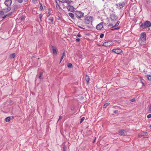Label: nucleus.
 I'll list each match as a JSON object with an SVG mask.
<instances>
[{
    "instance_id": "nucleus-1",
    "label": "nucleus",
    "mask_w": 151,
    "mask_h": 151,
    "mask_svg": "<svg viewBox=\"0 0 151 151\" xmlns=\"http://www.w3.org/2000/svg\"><path fill=\"white\" fill-rule=\"evenodd\" d=\"M70 1V4H63L64 6L63 8H65V7H66L68 11L73 12L75 10V9L73 6L71 5L72 1Z\"/></svg>"
},
{
    "instance_id": "nucleus-2",
    "label": "nucleus",
    "mask_w": 151,
    "mask_h": 151,
    "mask_svg": "<svg viewBox=\"0 0 151 151\" xmlns=\"http://www.w3.org/2000/svg\"><path fill=\"white\" fill-rule=\"evenodd\" d=\"M74 14L75 16L78 19H80L84 16L83 13L81 11H76L75 12Z\"/></svg>"
},
{
    "instance_id": "nucleus-3",
    "label": "nucleus",
    "mask_w": 151,
    "mask_h": 151,
    "mask_svg": "<svg viewBox=\"0 0 151 151\" xmlns=\"http://www.w3.org/2000/svg\"><path fill=\"white\" fill-rule=\"evenodd\" d=\"M151 26V23L150 22L147 21L144 22L140 25V27L143 28H148Z\"/></svg>"
},
{
    "instance_id": "nucleus-4",
    "label": "nucleus",
    "mask_w": 151,
    "mask_h": 151,
    "mask_svg": "<svg viewBox=\"0 0 151 151\" xmlns=\"http://www.w3.org/2000/svg\"><path fill=\"white\" fill-rule=\"evenodd\" d=\"M140 39L142 41L143 44H144L146 42V34L145 32H142L140 34Z\"/></svg>"
},
{
    "instance_id": "nucleus-5",
    "label": "nucleus",
    "mask_w": 151,
    "mask_h": 151,
    "mask_svg": "<svg viewBox=\"0 0 151 151\" xmlns=\"http://www.w3.org/2000/svg\"><path fill=\"white\" fill-rule=\"evenodd\" d=\"M93 20V18L91 16H88L86 17L85 22L87 24H89L92 23Z\"/></svg>"
},
{
    "instance_id": "nucleus-6",
    "label": "nucleus",
    "mask_w": 151,
    "mask_h": 151,
    "mask_svg": "<svg viewBox=\"0 0 151 151\" xmlns=\"http://www.w3.org/2000/svg\"><path fill=\"white\" fill-rule=\"evenodd\" d=\"M112 52L117 54H119L122 52V50L119 48L114 49L112 50Z\"/></svg>"
},
{
    "instance_id": "nucleus-7",
    "label": "nucleus",
    "mask_w": 151,
    "mask_h": 151,
    "mask_svg": "<svg viewBox=\"0 0 151 151\" xmlns=\"http://www.w3.org/2000/svg\"><path fill=\"white\" fill-rule=\"evenodd\" d=\"M119 135L123 136H125L127 135L126 131L123 129L120 130L119 131Z\"/></svg>"
},
{
    "instance_id": "nucleus-8",
    "label": "nucleus",
    "mask_w": 151,
    "mask_h": 151,
    "mask_svg": "<svg viewBox=\"0 0 151 151\" xmlns=\"http://www.w3.org/2000/svg\"><path fill=\"white\" fill-rule=\"evenodd\" d=\"M110 19L112 21H116L118 19L117 17L114 14H112L111 15Z\"/></svg>"
},
{
    "instance_id": "nucleus-9",
    "label": "nucleus",
    "mask_w": 151,
    "mask_h": 151,
    "mask_svg": "<svg viewBox=\"0 0 151 151\" xmlns=\"http://www.w3.org/2000/svg\"><path fill=\"white\" fill-rule=\"evenodd\" d=\"M113 44V42L112 41H109L104 42L103 44V45L105 47L109 46Z\"/></svg>"
},
{
    "instance_id": "nucleus-10",
    "label": "nucleus",
    "mask_w": 151,
    "mask_h": 151,
    "mask_svg": "<svg viewBox=\"0 0 151 151\" xmlns=\"http://www.w3.org/2000/svg\"><path fill=\"white\" fill-rule=\"evenodd\" d=\"M116 5L117 6V7L119 8V9H122L124 6L125 3L124 1H122L118 4H116Z\"/></svg>"
},
{
    "instance_id": "nucleus-11",
    "label": "nucleus",
    "mask_w": 151,
    "mask_h": 151,
    "mask_svg": "<svg viewBox=\"0 0 151 151\" xmlns=\"http://www.w3.org/2000/svg\"><path fill=\"white\" fill-rule=\"evenodd\" d=\"M12 2V0H6L4 2V4L7 6H10Z\"/></svg>"
},
{
    "instance_id": "nucleus-12",
    "label": "nucleus",
    "mask_w": 151,
    "mask_h": 151,
    "mask_svg": "<svg viewBox=\"0 0 151 151\" xmlns=\"http://www.w3.org/2000/svg\"><path fill=\"white\" fill-rule=\"evenodd\" d=\"M103 27V24L102 22H101L98 24L96 27V29L98 30L101 29Z\"/></svg>"
},
{
    "instance_id": "nucleus-13",
    "label": "nucleus",
    "mask_w": 151,
    "mask_h": 151,
    "mask_svg": "<svg viewBox=\"0 0 151 151\" xmlns=\"http://www.w3.org/2000/svg\"><path fill=\"white\" fill-rule=\"evenodd\" d=\"M69 0H59V3L60 2L63 3V4H70Z\"/></svg>"
},
{
    "instance_id": "nucleus-14",
    "label": "nucleus",
    "mask_w": 151,
    "mask_h": 151,
    "mask_svg": "<svg viewBox=\"0 0 151 151\" xmlns=\"http://www.w3.org/2000/svg\"><path fill=\"white\" fill-rule=\"evenodd\" d=\"M11 8L10 6H8V7L6 8H5L3 9V10L4 12V13H6L8 12L11 10Z\"/></svg>"
},
{
    "instance_id": "nucleus-15",
    "label": "nucleus",
    "mask_w": 151,
    "mask_h": 151,
    "mask_svg": "<svg viewBox=\"0 0 151 151\" xmlns=\"http://www.w3.org/2000/svg\"><path fill=\"white\" fill-rule=\"evenodd\" d=\"M48 20L49 21V23H53L54 21V18L53 17H50L49 18Z\"/></svg>"
},
{
    "instance_id": "nucleus-16",
    "label": "nucleus",
    "mask_w": 151,
    "mask_h": 151,
    "mask_svg": "<svg viewBox=\"0 0 151 151\" xmlns=\"http://www.w3.org/2000/svg\"><path fill=\"white\" fill-rule=\"evenodd\" d=\"M19 6L18 5L15 4L13 6V9L14 11H16L19 8Z\"/></svg>"
},
{
    "instance_id": "nucleus-17",
    "label": "nucleus",
    "mask_w": 151,
    "mask_h": 151,
    "mask_svg": "<svg viewBox=\"0 0 151 151\" xmlns=\"http://www.w3.org/2000/svg\"><path fill=\"white\" fill-rule=\"evenodd\" d=\"M68 14L69 16L73 19H74V15L73 13L69 12L68 13Z\"/></svg>"
},
{
    "instance_id": "nucleus-18",
    "label": "nucleus",
    "mask_w": 151,
    "mask_h": 151,
    "mask_svg": "<svg viewBox=\"0 0 151 151\" xmlns=\"http://www.w3.org/2000/svg\"><path fill=\"white\" fill-rule=\"evenodd\" d=\"M12 12H10L8 14H7L6 15L4 16L3 17V19H5V18H6L7 17H9V16L12 15Z\"/></svg>"
},
{
    "instance_id": "nucleus-19",
    "label": "nucleus",
    "mask_w": 151,
    "mask_h": 151,
    "mask_svg": "<svg viewBox=\"0 0 151 151\" xmlns=\"http://www.w3.org/2000/svg\"><path fill=\"white\" fill-rule=\"evenodd\" d=\"M141 135H139V137H141L142 136H144V135H146L147 134V133L146 132H143L141 133Z\"/></svg>"
},
{
    "instance_id": "nucleus-20",
    "label": "nucleus",
    "mask_w": 151,
    "mask_h": 151,
    "mask_svg": "<svg viewBox=\"0 0 151 151\" xmlns=\"http://www.w3.org/2000/svg\"><path fill=\"white\" fill-rule=\"evenodd\" d=\"M89 78L88 76H86L85 77V80L87 82V83L88 84L89 81Z\"/></svg>"
},
{
    "instance_id": "nucleus-21",
    "label": "nucleus",
    "mask_w": 151,
    "mask_h": 151,
    "mask_svg": "<svg viewBox=\"0 0 151 151\" xmlns=\"http://www.w3.org/2000/svg\"><path fill=\"white\" fill-rule=\"evenodd\" d=\"M109 104L110 103H106L103 105V108H105L107 106L109 105Z\"/></svg>"
},
{
    "instance_id": "nucleus-22",
    "label": "nucleus",
    "mask_w": 151,
    "mask_h": 151,
    "mask_svg": "<svg viewBox=\"0 0 151 151\" xmlns=\"http://www.w3.org/2000/svg\"><path fill=\"white\" fill-rule=\"evenodd\" d=\"M15 53H13L10 55V57L11 58H13L15 57Z\"/></svg>"
},
{
    "instance_id": "nucleus-23",
    "label": "nucleus",
    "mask_w": 151,
    "mask_h": 151,
    "mask_svg": "<svg viewBox=\"0 0 151 151\" xmlns=\"http://www.w3.org/2000/svg\"><path fill=\"white\" fill-rule=\"evenodd\" d=\"M10 120V117H7L5 118V121L7 122H9Z\"/></svg>"
},
{
    "instance_id": "nucleus-24",
    "label": "nucleus",
    "mask_w": 151,
    "mask_h": 151,
    "mask_svg": "<svg viewBox=\"0 0 151 151\" xmlns=\"http://www.w3.org/2000/svg\"><path fill=\"white\" fill-rule=\"evenodd\" d=\"M52 52H53V53L54 54L56 55L57 52V51H56V50L55 48H53L52 49Z\"/></svg>"
},
{
    "instance_id": "nucleus-25",
    "label": "nucleus",
    "mask_w": 151,
    "mask_h": 151,
    "mask_svg": "<svg viewBox=\"0 0 151 151\" xmlns=\"http://www.w3.org/2000/svg\"><path fill=\"white\" fill-rule=\"evenodd\" d=\"M60 4V3H57L56 4V7L58 9L60 10V7L59 5V4Z\"/></svg>"
},
{
    "instance_id": "nucleus-26",
    "label": "nucleus",
    "mask_w": 151,
    "mask_h": 151,
    "mask_svg": "<svg viewBox=\"0 0 151 151\" xmlns=\"http://www.w3.org/2000/svg\"><path fill=\"white\" fill-rule=\"evenodd\" d=\"M147 77L149 81H151V76L150 75H147Z\"/></svg>"
},
{
    "instance_id": "nucleus-27",
    "label": "nucleus",
    "mask_w": 151,
    "mask_h": 151,
    "mask_svg": "<svg viewBox=\"0 0 151 151\" xmlns=\"http://www.w3.org/2000/svg\"><path fill=\"white\" fill-rule=\"evenodd\" d=\"M119 23L120 22L119 21H118L117 22L116 24L113 27H116V26H118L119 24Z\"/></svg>"
},
{
    "instance_id": "nucleus-28",
    "label": "nucleus",
    "mask_w": 151,
    "mask_h": 151,
    "mask_svg": "<svg viewBox=\"0 0 151 151\" xmlns=\"http://www.w3.org/2000/svg\"><path fill=\"white\" fill-rule=\"evenodd\" d=\"M68 68H72V65L71 63H69L68 64Z\"/></svg>"
},
{
    "instance_id": "nucleus-29",
    "label": "nucleus",
    "mask_w": 151,
    "mask_h": 151,
    "mask_svg": "<svg viewBox=\"0 0 151 151\" xmlns=\"http://www.w3.org/2000/svg\"><path fill=\"white\" fill-rule=\"evenodd\" d=\"M25 18V17L24 16H23L20 17V19L21 21H22Z\"/></svg>"
},
{
    "instance_id": "nucleus-30",
    "label": "nucleus",
    "mask_w": 151,
    "mask_h": 151,
    "mask_svg": "<svg viewBox=\"0 0 151 151\" xmlns=\"http://www.w3.org/2000/svg\"><path fill=\"white\" fill-rule=\"evenodd\" d=\"M65 56V52L64 51L62 55V57L61 58H63Z\"/></svg>"
},
{
    "instance_id": "nucleus-31",
    "label": "nucleus",
    "mask_w": 151,
    "mask_h": 151,
    "mask_svg": "<svg viewBox=\"0 0 151 151\" xmlns=\"http://www.w3.org/2000/svg\"><path fill=\"white\" fill-rule=\"evenodd\" d=\"M43 9V7L41 3H40V10H42Z\"/></svg>"
},
{
    "instance_id": "nucleus-32",
    "label": "nucleus",
    "mask_w": 151,
    "mask_h": 151,
    "mask_svg": "<svg viewBox=\"0 0 151 151\" xmlns=\"http://www.w3.org/2000/svg\"><path fill=\"white\" fill-rule=\"evenodd\" d=\"M4 12L3 11L0 12V15H4Z\"/></svg>"
},
{
    "instance_id": "nucleus-33",
    "label": "nucleus",
    "mask_w": 151,
    "mask_h": 151,
    "mask_svg": "<svg viewBox=\"0 0 151 151\" xmlns=\"http://www.w3.org/2000/svg\"><path fill=\"white\" fill-rule=\"evenodd\" d=\"M32 1L33 3L35 4L37 2V0H32Z\"/></svg>"
},
{
    "instance_id": "nucleus-34",
    "label": "nucleus",
    "mask_w": 151,
    "mask_h": 151,
    "mask_svg": "<svg viewBox=\"0 0 151 151\" xmlns=\"http://www.w3.org/2000/svg\"><path fill=\"white\" fill-rule=\"evenodd\" d=\"M42 16H43L42 14H40V15H39V18H40V19L41 21L42 20H41V18L42 17Z\"/></svg>"
},
{
    "instance_id": "nucleus-35",
    "label": "nucleus",
    "mask_w": 151,
    "mask_h": 151,
    "mask_svg": "<svg viewBox=\"0 0 151 151\" xmlns=\"http://www.w3.org/2000/svg\"><path fill=\"white\" fill-rule=\"evenodd\" d=\"M85 119V117H83L81 119V121H80V123H81L83 121V120L84 119Z\"/></svg>"
},
{
    "instance_id": "nucleus-36",
    "label": "nucleus",
    "mask_w": 151,
    "mask_h": 151,
    "mask_svg": "<svg viewBox=\"0 0 151 151\" xmlns=\"http://www.w3.org/2000/svg\"><path fill=\"white\" fill-rule=\"evenodd\" d=\"M51 12L50 11H49V12L48 13V14H47V17H48L51 14Z\"/></svg>"
},
{
    "instance_id": "nucleus-37",
    "label": "nucleus",
    "mask_w": 151,
    "mask_h": 151,
    "mask_svg": "<svg viewBox=\"0 0 151 151\" xmlns=\"http://www.w3.org/2000/svg\"><path fill=\"white\" fill-rule=\"evenodd\" d=\"M147 117L148 118H150L151 117V114H149L147 116Z\"/></svg>"
},
{
    "instance_id": "nucleus-38",
    "label": "nucleus",
    "mask_w": 151,
    "mask_h": 151,
    "mask_svg": "<svg viewBox=\"0 0 151 151\" xmlns=\"http://www.w3.org/2000/svg\"><path fill=\"white\" fill-rule=\"evenodd\" d=\"M104 36V34H101L100 35V37L101 38H102Z\"/></svg>"
},
{
    "instance_id": "nucleus-39",
    "label": "nucleus",
    "mask_w": 151,
    "mask_h": 151,
    "mask_svg": "<svg viewBox=\"0 0 151 151\" xmlns=\"http://www.w3.org/2000/svg\"><path fill=\"white\" fill-rule=\"evenodd\" d=\"M17 1L19 3H22L23 1V0H17Z\"/></svg>"
},
{
    "instance_id": "nucleus-40",
    "label": "nucleus",
    "mask_w": 151,
    "mask_h": 151,
    "mask_svg": "<svg viewBox=\"0 0 151 151\" xmlns=\"http://www.w3.org/2000/svg\"><path fill=\"white\" fill-rule=\"evenodd\" d=\"M114 112L115 114H117L118 113V111L117 110H115L114 111Z\"/></svg>"
},
{
    "instance_id": "nucleus-41",
    "label": "nucleus",
    "mask_w": 151,
    "mask_h": 151,
    "mask_svg": "<svg viewBox=\"0 0 151 151\" xmlns=\"http://www.w3.org/2000/svg\"><path fill=\"white\" fill-rule=\"evenodd\" d=\"M130 101L132 102H134L135 101V99H131L130 100Z\"/></svg>"
},
{
    "instance_id": "nucleus-42",
    "label": "nucleus",
    "mask_w": 151,
    "mask_h": 151,
    "mask_svg": "<svg viewBox=\"0 0 151 151\" xmlns=\"http://www.w3.org/2000/svg\"><path fill=\"white\" fill-rule=\"evenodd\" d=\"M56 4L59 3V0H55Z\"/></svg>"
},
{
    "instance_id": "nucleus-43",
    "label": "nucleus",
    "mask_w": 151,
    "mask_h": 151,
    "mask_svg": "<svg viewBox=\"0 0 151 151\" xmlns=\"http://www.w3.org/2000/svg\"><path fill=\"white\" fill-rule=\"evenodd\" d=\"M109 27L112 26V27L113 26L112 23H110L109 25Z\"/></svg>"
},
{
    "instance_id": "nucleus-44",
    "label": "nucleus",
    "mask_w": 151,
    "mask_h": 151,
    "mask_svg": "<svg viewBox=\"0 0 151 151\" xmlns=\"http://www.w3.org/2000/svg\"><path fill=\"white\" fill-rule=\"evenodd\" d=\"M76 41L77 42H78L80 41V39L79 38H77L76 39Z\"/></svg>"
},
{
    "instance_id": "nucleus-45",
    "label": "nucleus",
    "mask_w": 151,
    "mask_h": 151,
    "mask_svg": "<svg viewBox=\"0 0 151 151\" xmlns=\"http://www.w3.org/2000/svg\"><path fill=\"white\" fill-rule=\"evenodd\" d=\"M62 117L61 116H60V117H59V119L58 120V121L57 122H58V121H59V120H60V119H62Z\"/></svg>"
},
{
    "instance_id": "nucleus-46",
    "label": "nucleus",
    "mask_w": 151,
    "mask_h": 151,
    "mask_svg": "<svg viewBox=\"0 0 151 151\" xmlns=\"http://www.w3.org/2000/svg\"><path fill=\"white\" fill-rule=\"evenodd\" d=\"M149 111L151 112V105L150 106Z\"/></svg>"
},
{
    "instance_id": "nucleus-47",
    "label": "nucleus",
    "mask_w": 151,
    "mask_h": 151,
    "mask_svg": "<svg viewBox=\"0 0 151 151\" xmlns=\"http://www.w3.org/2000/svg\"><path fill=\"white\" fill-rule=\"evenodd\" d=\"M116 42L118 43H120L121 42V41L119 40H116Z\"/></svg>"
},
{
    "instance_id": "nucleus-48",
    "label": "nucleus",
    "mask_w": 151,
    "mask_h": 151,
    "mask_svg": "<svg viewBox=\"0 0 151 151\" xmlns=\"http://www.w3.org/2000/svg\"><path fill=\"white\" fill-rule=\"evenodd\" d=\"M57 19L58 20H60L61 19V18L59 17H58L57 18Z\"/></svg>"
},
{
    "instance_id": "nucleus-49",
    "label": "nucleus",
    "mask_w": 151,
    "mask_h": 151,
    "mask_svg": "<svg viewBox=\"0 0 151 151\" xmlns=\"http://www.w3.org/2000/svg\"><path fill=\"white\" fill-rule=\"evenodd\" d=\"M77 36L79 37H81V35L80 34H78L77 35Z\"/></svg>"
},
{
    "instance_id": "nucleus-50",
    "label": "nucleus",
    "mask_w": 151,
    "mask_h": 151,
    "mask_svg": "<svg viewBox=\"0 0 151 151\" xmlns=\"http://www.w3.org/2000/svg\"><path fill=\"white\" fill-rule=\"evenodd\" d=\"M42 75V73H41L40 76H39V78H41Z\"/></svg>"
},
{
    "instance_id": "nucleus-51",
    "label": "nucleus",
    "mask_w": 151,
    "mask_h": 151,
    "mask_svg": "<svg viewBox=\"0 0 151 151\" xmlns=\"http://www.w3.org/2000/svg\"><path fill=\"white\" fill-rule=\"evenodd\" d=\"M63 58H61V59H60V63L61 62V61H62V60H63Z\"/></svg>"
},
{
    "instance_id": "nucleus-52",
    "label": "nucleus",
    "mask_w": 151,
    "mask_h": 151,
    "mask_svg": "<svg viewBox=\"0 0 151 151\" xmlns=\"http://www.w3.org/2000/svg\"><path fill=\"white\" fill-rule=\"evenodd\" d=\"M25 2H26L28 0H24Z\"/></svg>"
},
{
    "instance_id": "nucleus-53",
    "label": "nucleus",
    "mask_w": 151,
    "mask_h": 151,
    "mask_svg": "<svg viewBox=\"0 0 151 151\" xmlns=\"http://www.w3.org/2000/svg\"><path fill=\"white\" fill-rule=\"evenodd\" d=\"M63 151H65V150L64 149H63Z\"/></svg>"
},
{
    "instance_id": "nucleus-54",
    "label": "nucleus",
    "mask_w": 151,
    "mask_h": 151,
    "mask_svg": "<svg viewBox=\"0 0 151 151\" xmlns=\"http://www.w3.org/2000/svg\"><path fill=\"white\" fill-rule=\"evenodd\" d=\"M119 29V28H116V29Z\"/></svg>"
}]
</instances>
